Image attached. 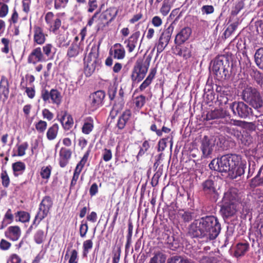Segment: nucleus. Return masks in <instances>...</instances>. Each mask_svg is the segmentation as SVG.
<instances>
[{
	"mask_svg": "<svg viewBox=\"0 0 263 263\" xmlns=\"http://www.w3.org/2000/svg\"><path fill=\"white\" fill-rule=\"evenodd\" d=\"M241 156L236 154H228L220 158L213 159L209 166L211 170L220 173H230L231 171L238 165Z\"/></svg>",
	"mask_w": 263,
	"mask_h": 263,
	"instance_id": "1",
	"label": "nucleus"
},
{
	"mask_svg": "<svg viewBox=\"0 0 263 263\" xmlns=\"http://www.w3.org/2000/svg\"><path fill=\"white\" fill-rule=\"evenodd\" d=\"M152 58L151 54L147 55L145 53L143 56L137 59L134 65L130 75L133 84L140 82L145 78L148 71Z\"/></svg>",
	"mask_w": 263,
	"mask_h": 263,
	"instance_id": "2",
	"label": "nucleus"
},
{
	"mask_svg": "<svg viewBox=\"0 0 263 263\" xmlns=\"http://www.w3.org/2000/svg\"><path fill=\"white\" fill-rule=\"evenodd\" d=\"M242 99L254 109L263 112V99L259 91L255 87L247 86L243 90Z\"/></svg>",
	"mask_w": 263,
	"mask_h": 263,
	"instance_id": "3",
	"label": "nucleus"
},
{
	"mask_svg": "<svg viewBox=\"0 0 263 263\" xmlns=\"http://www.w3.org/2000/svg\"><path fill=\"white\" fill-rule=\"evenodd\" d=\"M230 63L228 57L224 55L217 57L214 61L212 70L216 79L223 81L230 77L229 68Z\"/></svg>",
	"mask_w": 263,
	"mask_h": 263,
	"instance_id": "4",
	"label": "nucleus"
},
{
	"mask_svg": "<svg viewBox=\"0 0 263 263\" xmlns=\"http://www.w3.org/2000/svg\"><path fill=\"white\" fill-rule=\"evenodd\" d=\"M191 229L192 230H221V226L217 218L211 216L195 220Z\"/></svg>",
	"mask_w": 263,
	"mask_h": 263,
	"instance_id": "5",
	"label": "nucleus"
},
{
	"mask_svg": "<svg viewBox=\"0 0 263 263\" xmlns=\"http://www.w3.org/2000/svg\"><path fill=\"white\" fill-rule=\"evenodd\" d=\"M229 107L233 115L239 118L249 119L254 116L252 108L244 102L235 101Z\"/></svg>",
	"mask_w": 263,
	"mask_h": 263,
	"instance_id": "6",
	"label": "nucleus"
},
{
	"mask_svg": "<svg viewBox=\"0 0 263 263\" xmlns=\"http://www.w3.org/2000/svg\"><path fill=\"white\" fill-rule=\"evenodd\" d=\"M41 97L45 103H51L59 107L62 102V96L61 92L56 88H52L48 91L43 88L41 91Z\"/></svg>",
	"mask_w": 263,
	"mask_h": 263,
	"instance_id": "7",
	"label": "nucleus"
},
{
	"mask_svg": "<svg viewBox=\"0 0 263 263\" xmlns=\"http://www.w3.org/2000/svg\"><path fill=\"white\" fill-rule=\"evenodd\" d=\"M53 205V201L49 196H45L42 199L39 208L38 212L35 217L34 223L37 221L39 223L47 216Z\"/></svg>",
	"mask_w": 263,
	"mask_h": 263,
	"instance_id": "8",
	"label": "nucleus"
},
{
	"mask_svg": "<svg viewBox=\"0 0 263 263\" xmlns=\"http://www.w3.org/2000/svg\"><path fill=\"white\" fill-rule=\"evenodd\" d=\"M173 30L174 26L172 24H171L161 33L159 38L158 42L156 44L158 54L161 53L168 44Z\"/></svg>",
	"mask_w": 263,
	"mask_h": 263,
	"instance_id": "9",
	"label": "nucleus"
},
{
	"mask_svg": "<svg viewBox=\"0 0 263 263\" xmlns=\"http://www.w3.org/2000/svg\"><path fill=\"white\" fill-rule=\"evenodd\" d=\"M220 231H188L186 234L187 239L197 238L201 239V241H208L215 239Z\"/></svg>",
	"mask_w": 263,
	"mask_h": 263,
	"instance_id": "10",
	"label": "nucleus"
},
{
	"mask_svg": "<svg viewBox=\"0 0 263 263\" xmlns=\"http://www.w3.org/2000/svg\"><path fill=\"white\" fill-rule=\"evenodd\" d=\"M106 94L103 90H98L92 93L89 96L90 103L91 106L97 109L103 105Z\"/></svg>",
	"mask_w": 263,
	"mask_h": 263,
	"instance_id": "11",
	"label": "nucleus"
},
{
	"mask_svg": "<svg viewBox=\"0 0 263 263\" xmlns=\"http://www.w3.org/2000/svg\"><path fill=\"white\" fill-rule=\"evenodd\" d=\"M54 14L52 12H48L45 16L46 23L51 32L56 33L61 26V20L59 17L53 19Z\"/></svg>",
	"mask_w": 263,
	"mask_h": 263,
	"instance_id": "12",
	"label": "nucleus"
},
{
	"mask_svg": "<svg viewBox=\"0 0 263 263\" xmlns=\"http://www.w3.org/2000/svg\"><path fill=\"white\" fill-rule=\"evenodd\" d=\"M45 57L40 47H36L33 48L27 58L28 63L33 65H35L39 62L45 61Z\"/></svg>",
	"mask_w": 263,
	"mask_h": 263,
	"instance_id": "13",
	"label": "nucleus"
},
{
	"mask_svg": "<svg viewBox=\"0 0 263 263\" xmlns=\"http://www.w3.org/2000/svg\"><path fill=\"white\" fill-rule=\"evenodd\" d=\"M192 30L190 27H184L176 34L174 40L175 44L177 46L181 45L190 37Z\"/></svg>",
	"mask_w": 263,
	"mask_h": 263,
	"instance_id": "14",
	"label": "nucleus"
},
{
	"mask_svg": "<svg viewBox=\"0 0 263 263\" xmlns=\"http://www.w3.org/2000/svg\"><path fill=\"white\" fill-rule=\"evenodd\" d=\"M71 149L62 147L59 151V164L61 167H65L69 163L72 156Z\"/></svg>",
	"mask_w": 263,
	"mask_h": 263,
	"instance_id": "15",
	"label": "nucleus"
},
{
	"mask_svg": "<svg viewBox=\"0 0 263 263\" xmlns=\"http://www.w3.org/2000/svg\"><path fill=\"white\" fill-rule=\"evenodd\" d=\"M237 211V204L222 202L220 213L224 219L233 216Z\"/></svg>",
	"mask_w": 263,
	"mask_h": 263,
	"instance_id": "16",
	"label": "nucleus"
},
{
	"mask_svg": "<svg viewBox=\"0 0 263 263\" xmlns=\"http://www.w3.org/2000/svg\"><path fill=\"white\" fill-rule=\"evenodd\" d=\"M227 117H230L229 112L222 108L215 109L207 114L206 118L208 120L224 119V123L228 121L225 119Z\"/></svg>",
	"mask_w": 263,
	"mask_h": 263,
	"instance_id": "17",
	"label": "nucleus"
},
{
	"mask_svg": "<svg viewBox=\"0 0 263 263\" xmlns=\"http://www.w3.org/2000/svg\"><path fill=\"white\" fill-rule=\"evenodd\" d=\"M47 35L44 33L43 29L40 26H34L33 28V43L36 45H43L46 40Z\"/></svg>",
	"mask_w": 263,
	"mask_h": 263,
	"instance_id": "18",
	"label": "nucleus"
},
{
	"mask_svg": "<svg viewBox=\"0 0 263 263\" xmlns=\"http://www.w3.org/2000/svg\"><path fill=\"white\" fill-rule=\"evenodd\" d=\"M140 34V31H136L124 41V43L126 44V47L129 52H132L135 49L138 44Z\"/></svg>",
	"mask_w": 263,
	"mask_h": 263,
	"instance_id": "19",
	"label": "nucleus"
},
{
	"mask_svg": "<svg viewBox=\"0 0 263 263\" xmlns=\"http://www.w3.org/2000/svg\"><path fill=\"white\" fill-rule=\"evenodd\" d=\"M118 13V10L115 7H109L100 13L101 19L108 25L112 22Z\"/></svg>",
	"mask_w": 263,
	"mask_h": 263,
	"instance_id": "20",
	"label": "nucleus"
},
{
	"mask_svg": "<svg viewBox=\"0 0 263 263\" xmlns=\"http://www.w3.org/2000/svg\"><path fill=\"white\" fill-rule=\"evenodd\" d=\"M109 55L114 59L118 60L123 59L125 56V51L123 46L119 43H116L110 49Z\"/></svg>",
	"mask_w": 263,
	"mask_h": 263,
	"instance_id": "21",
	"label": "nucleus"
},
{
	"mask_svg": "<svg viewBox=\"0 0 263 263\" xmlns=\"http://www.w3.org/2000/svg\"><path fill=\"white\" fill-rule=\"evenodd\" d=\"M132 116V111L129 109H125L119 117L117 123V127L118 129H124L127 123L129 122Z\"/></svg>",
	"mask_w": 263,
	"mask_h": 263,
	"instance_id": "22",
	"label": "nucleus"
},
{
	"mask_svg": "<svg viewBox=\"0 0 263 263\" xmlns=\"http://www.w3.org/2000/svg\"><path fill=\"white\" fill-rule=\"evenodd\" d=\"M238 191L235 188H231L224 194L222 202L237 204L238 198Z\"/></svg>",
	"mask_w": 263,
	"mask_h": 263,
	"instance_id": "23",
	"label": "nucleus"
},
{
	"mask_svg": "<svg viewBox=\"0 0 263 263\" xmlns=\"http://www.w3.org/2000/svg\"><path fill=\"white\" fill-rule=\"evenodd\" d=\"M61 117L59 119L65 130H69L73 124V118L70 114H68L66 111H62L61 112Z\"/></svg>",
	"mask_w": 263,
	"mask_h": 263,
	"instance_id": "24",
	"label": "nucleus"
},
{
	"mask_svg": "<svg viewBox=\"0 0 263 263\" xmlns=\"http://www.w3.org/2000/svg\"><path fill=\"white\" fill-rule=\"evenodd\" d=\"M157 69L156 67L152 68L150 69L148 76L144 80V81L139 86L138 90H139L140 91H143L146 88L149 86L150 85L152 84L153 80L155 78L156 74L157 73Z\"/></svg>",
	"mask_w": 263,
	"mask_h": 263,
	"instance_id": "25",
	"label": "nucleus"
},
{
	"mask_svg": "<svg viewBox=\"0 0 263 263\" xmlns=\"http://www.w3.org/2000/svg\"><path fill=\"white\" fill-rule=\"evenodd\" d=\"M178 55L182 57L185 60L192 58L194 55L193 45L185 44L182 46L178 52Z\"/></svg>",
	"mask_w": 263,
	"mask_h": 263,
	"instance_id": "26",
	"label": "nucleus"
},
{
	"mask_svg": "<svg viewBox=\"0 0 263 263\" xmlns=\"http://www.w3.org/2000/svg\"><path fill=\"white\" fill-rule=\"evenodd\" d=\"M100 65V60L87 59L86 65L84 68V73L86 77L91 76L95 72L97 66Z\"/></svg>",
	"mask_w": 263,
	"mask_h": 263,
	"instance_id": "27",
	"label": "nucleus"
},
{
	"mask_svg": "<svg viewBox=\"0 0 263 263\" xmlns=\"http://www.w3.org/2000/svg\"><path fill=\"white\" fill-rule=\"evenodd\" d=\"M9 91L8 80L5 76H2L0 81V95H3L4 99L7 100L9 97Z\"/></svg>",
	"mask_w": 263,
	"mask_h": 263,
	"instance_id": "28",
	"label": "nucleus"
},
{
	"mask_svg": "<svg viewBox=\"0 0 263 263\" xmlns=\"http://www.w3.org/2000/svg\"><path fill=\"white\" fill-rule=\"evenodd\" d=\"M213 145L211 144L210 140L207 136H204L201 142V149L203 155L205 157H208L212 153Z\"/></svg>",
	"mask_w": 263,
	"mask_h": 263,
	"instance_id": "29",
	"label": "nucleus"
},
{
	"mask_svg": "<svg viewBox=\"0 0 263 263\" xmlns=\"http://www.w3.org/2000/svg\"><path fill=\"white\" fill-rule=\"evenodd\" d=\"M221 131L224 133L227 136L230 137H233L236 139H239L241 135V132L238 130L237 128L233 127L232 126H228L224 125L221 127Z\"/></svg>",
	"mask_w": 263,
	"mask_h": 263,
	"instance_id": "30",
	"label": "nucleus"
},
{
	"mask_svg": "<svg viewBox=\"0 0 263 263\" xmlns=\"http://www.w3.org/2000/svg\"><path fill=\"white\" fill-rule=\"evenodd\" d=\"M246 167V164L242 162L241 159L239 160L238 165H236V167L234 168V170L233 169L231 171L229 175H231L233 179H235L237 177L241 176L242 175L244 174Z\"/></svg>",
	"mask_w": 263,
	"mask_h": 263,
	"instance_id": "31",
	"label": "nucleus"
},
{
	"mask_svg": "<svg viewBox=\"0 0 263 263\" xmlns=\"http://www.w3.org/2000/svg\"><path fill=\"white\" fill-rule=\"evenodd\" d=\"M93 128L94 121L93 118L91 117L85 118L82 127V132L85 135H88L93 130Z\"/></svg>",
	"mask_w": 263,
	"mask_h": 263,
	"instance_id": "32",
	"label": "nucleus"
},
{
	"mask_svg": "<svg viewBox=\"0 0 263 263\" xmlns=\"http://www.w3.org/2000/svg\"><path fill=\"white\" fill-rule=\"evenodd\" d=\"M59 130V126L57 123L53 124L50 126L46 132L47 139L49 141L55 139L58 136Z\"/></svg>",
	"mask_w": 263,
	"mask_h": 263,
	"instance_id": "33",
	"label": "nucleus"
},
{
	"mask_svg": "<svg viewBox=\"0 0 263 263\" xmlns=\"http://www.w3.org/2000/svg\"><path fill=\"white\" fill-rule=\"evenodd\" d=\"M12 168L15 177L22 175L25 171L26 165L22 161H17L12 163Z\"/></svg>",
	"mask_w": 263,
	"mask_h": 263,
	"instance_id": "34",
	"label": "nucleus"
},
{
	"mask_svg": "<svg viewBox=\"0 0 263 263\" xmlns=\"http://www.w3.org/2000/svg\"><path fill=\"white\" fill-rule=\"evenodd\" d=\"M246 0H239L237 2H236L233 4V6L231 8V17L230 20H231V17H234L237 16L238 13L244 9L245 7V2Z\"/></svg>",
	"mask_w": 263,
	"mask_h": 263,
	"instance_id": "35",
	"label": "nucleus"
},
{
	"mask_svg": "<svg viewBox=\"0 0 263 263\" xmlns=\"http://www.w3.org/2000/svg\"><path fill=\"white\" fill-rule=\"evenodd\" d=\"M79 44L77 43H72L67 50V56L68 58H75L82 51Z\"/></svg>",
	"mask_w": 263,
	"mask_h": 263,
	"instance_id": "36",
	"label": "nucleus"
},
{
	"mask_svg": "<svg viewBox=\"0 0 263 263\" xmlns=\"http://www.w3.org/2000/svg\"><path fill=\"white\" fill-rule=\"evenodd\" d=\"M101 41H100L98 43H93L92 44L91 50L88 54L87 59L100 60L98 58L99 55V48L101 45Z\"/></svg>",
	"mask_w": 263,
	"mask_h": 263,
	"instance_id": "37",
	"label": "nucleus"
},
{
	"mask_svg": "<svg viewBox=\"0 0 263 263\" xmlns=\"http://www.w3.org/2000/svg\"><path fill=\"white\" fill-rule=\"evenodd\" d=\"M151 148V140H144L141 146L140 147L139 151L136 156L137 160L138 161L140 158L142 157L145 154L147 153L150 149Z\"/></svg>",
	"mask_w": 263,
	"mask_h": 263,
	"instance_id": "38",
	"label": "nucleus"
},
{
	"mask_svg": "<svg viewBox=\"0 0 263 263\" xmlns=\"http://www.w3.org/2000/svg\"><path fill=\"white\" fill-rule=\"evenodd\" d=\"M249 245L247 242L238 243L235 248V255L237 257L243 256L248 251Z\"/></svg>",
	"mask_w": 263,
	"mask_h": 263,
	"instance_id": "39",
	"label": "nucleus"
},
{
	"mask_svg": "<svg viewBox=\"0 0 263 263\" xmlns=\"http://www.w3.org/2000/svg\"><path fill=\"white\" fill-rule=\"evenodd\" d=\"M202 186L203 191L206 194H213L216 192L214 182L211 179H208L204 181Z\"/></svg>",
	"mask_w": 263,
	"mask_h": 263,
	"instance_id": "40",
	"label": "nucleus"
},
{
	"mask_svg": "<svg viewBox=\"0 0 263 263\" xmlns=\"http://www.w3.org/2000/svg\"><path fill=\"white\" fill-rule=\"evenodd\" d=\"M254 58L257 66L263 70V48H260L256 50Z\"/></svg>",
	"mask_w": 263,
	"mask_h": 263,
	"instance_id": "41",
	"label": "nucleus"
},
{
	"mask_svg": "<svg viewBox=\"0 0 263 263\" xmlns=\"http://www.w3.org/2000/svg\"><path fill=\"white\" fill-rule=\"evenodd\" d=\"M125 101L122 99H117L113 105L111 110L112 113H115L117 115L119 112H121L124 106Z\"/></svg>",
	"mask_w": 263,
	"mask_h": 263,
	"instance_id": "42",
	"label": "nucleus"
},
{
	"mask_svg": "<svg viewBox=\"0 0 263 263\" xmlns=\"http://www.w3.org/2000/svg\"><path fill=\"white\" fill-rule=\"evenodd\" d=\"M15 220L22 222H26L30 219L29 214L25 211H18L15 213Z\"/></svg>",
	"mask_w": 263,
	"mask_h": 263,
	"instance_id": "43",
	"label": "nucleus"
},
{
	"mask_svg": "<svg viewBox=\"0 0 263 263\" xmlns=\"http://www.w3.org/2000/svg\"><path fill=\"white\" fill-rule=\"evenodd\" d=\"M89 151H87L83 155L81 160L77 164V166L74 169L75 171L81 172L85 164L86 163L88 157L89 155Z\"/></svg>",
	"mask_w": 263,
	"mask_h": 263,
	"instance_id": "44",
	"label": "nucleus"
},
{
	"mask_svg": "<svg viewBox=\"0 0 263 263\" xmlns=\"http://www.w3.org/2000/svg\"><path fill=\"white\" fill-rule=\"evenodd\" d=\"M238 24L239 23L238 21H237L229 25L223 34L224 38L227 39L233 33V32L236 29Z\"/></svg>",
	"mask_w": 263,
	"mask_h": 263,
	"instance_id": "45",
	"label": "nucleus"
},
{
	"mask_svg": "<svg viewBox=\"0 0 263 263\" xmlns=\"http://www.w3.org/2000/svg\"><path fill=\"white\" fill-rule=\"evenodd\" d=\"M166 260L165 255L161 252H157L152 257L149 263H164Z\"/></svg>",
	"mask_w": 263,
	"mask_h": 263,
	"instance_id": "46",
	"label": "nucleus"
},
{
	"mask_svg": "<svg viewBox=\"0 0 263 263\" xmlns=\"http://www.w3.org/2000/svg\"><path fill=\"white\" fill-rule=\"evenodd\" d=\"M146 103V97L143 95L135 97L134 100V104L138 109H141Z\"/></svg>",
	"mask_w": 263,
	"mask_h": 263,
	"instance_id": "47",
	"label": "nucleus"
},
{
	"mask_svg": "<svg viewBox=\"0 0 263 263\" xmlns=\"http://www.w3.org/2000/svg\"><path fill=\"white\" fill-rule=\"evenodd\" d=\"M35 128L39 134H43L45 133L47 127V123L42 120H40L38 122L34 124Z\"/></svg>",
	"mask_w": 263,
	"mask_h": 263,
	"instance_id": "48",
	"label": "nucleus"
},
{
	"mask_svg": "<svg viewBox=\"0 0 263 263\" xmlns=\"http://www.w3.org/2000/svg\"><path fill=\"white\" fill-rule=\"evenodd\" d=\"M0 176L2 185L4 187L7 188L10 184V179L7 171L2 170Z\"/></svg>",
	"mask_w": 263,
	"mask_h": 263,
	"instance_id": "49",
	"label": "nucleus"
},
{
	"mask_svg": "<svg viewBox=\"0 0 263 263\" xmlns=\"http://www.w3.org/2000/svg\"><path fill=\"white\" fill-rule=\"evenodd\" d=\"M161 7L160 9V13L163 16H166L171 9V5L168 0H163Z\"/></svg>",
	"mask_w": 263,
	"mask_h": 263,
	"instance_id": "50",
	"label": "nucleus"
},
{
	"mask_svg": "<svg viewBox=\"0 0 263 263\" xmlns=\"http://www.w3.org/2000/svg\"><path fill=\"white\" fill-rule=\"evenodd\" d=\"M92 242L91 240H87L83 242V255L84 257H86L89 251L92 248Z\"/></svg>",
	"mask_w": 263,
	"mask_h": 263,
	"instance_id": "51",
	"label": "nucleus"
},
{
	"mask_svg": "<svg viewBox=\"0 0 263 263\" xmlns=\"http://www.w3.org/2000/svg\"><path fill=\"white\" fill-rule=\"evenodd\" d=\"M5 234L7 238L13 241H16L21 236V231H5Z\"/></svg>",
	"mask_w": 263,
	"mask_h": 263,
	"instance_id": "52",
	"label": "nucleus"
},
{
	"mask_svg": "<svg viewBox=\"0 0 263 263\" xmlns=\"http://www.w3.org/2000/svg\"><path fill=\"white\" fill-rule=\"evenodd\" d=\"M1 42L4 45V47L1 48V51L5 54L8 53L10 50V48L11 47L10 40L3 37L1 39Z\"/></svg>",
	"mask_w": 263,
	"mask_h": 263,
	"instance_id": "53",
	"label": "nucleus"
},
{
	"mask_svg": "<svg viewBox=\"0 0 263 263\" xmlns=\"http://www.w3.org/2000/svg\"><path fill=\"white\" fill-rule=\"evenodd\" d=\"M51 170L52 167L50 165L42 167L40 173L42 178L46 179H49L51 175Z\"/></svg>",
	"mask_w": 263,
	"mask_h": 263,
	"instance_id": "54",
	"label": "nucleus"
},
{
	"mask_svg": "<svg viewBox=\"0 0 263 263\" xmlns=\"http://www.w3.org/2000/svg\"><path fill=\"white\" fill-rule=\"evenodd\" d=\"M47 233L44 231H37L34 235V240L38 244L42 243L45 239Z\"/></svg>",
	"mask_w": 263,
	"mask_h": 263,
	"instance_id": "55",
	"label": "nucleus"
},
{
	"mask_svg": "<svg viewBox=\"0 0 263 263\" xmlns=\"http://www.w3.org/2000/svg\"><path fill=\"white\" fill-rule=\"evenodd\" d=\"M101 17L99 15L97 21L96 30L97 32L103 31L104 28L109 26V25L101 19Z\"/></svg>",
	"mask_w": 263,
	"mask_h": 263,
	"instance_id": "56",
	"label": "nucleus"
},
{
	"mask_svg": "<svg viewBox=\"0 0 263 263\" xmlns=\"http://www.w3.org/2000/svg\"><path fill=\"white\" fill-rule=\"evenodd\" d=\"M69 0H54V7L55 9H60L61 8H65Z\"/></svg>",
	"mask_w": 263,
	"mask_h": 263,
	"instance_id": "57",
	"label": "nucleus"
},
{
	"mask_svg": "<svg viewBox=\"0 0 263 263\" xmlns=\"http://www.w3.org/2000/svg\"><path fill=\"white\" fill-rule=\"evenodd\" d=\"M112 158L111 150L104 148L102 151V158L105 162L110 161Z\"/></svg>",
	"mask_w": 263,
	"mask_h": 263,
	"instance_id": "58",
	"label": "nucleus"
},
{
	"mask_svg": "<svg viewBox=\"0 0 263 263\" xmlns=\"http://www.w3.org/2000/svg\"><path fill=\"white\" fill-rule=\"evenodd\" d=\"M28 143L27 142H24L21 145H17L18 156H23L25 155L26 150L28 148Z\"/></svg>",
	"mask_w": 263,
	"mask_h": 263,
	"instance_id": "59",
	"label": "nucleus"
},
{
	"mask_svg": "<svg viewBox=\"0 0 263 263\" xmlns=\"http://www.w3.org/2000/svg\"><path fill=\"white\" fill-rule=\"evenodd\" d=\"M98 3L97 0H88L87 12L88 13H92L97 9L98 7Z\"/></svg>",
	"mask_w": 263,
	"mask_h": 263,
	"instance_id": "60",
	"label": "nucleus"
},
{
	"mask_svg": "<svg viewBox=\"0 0 263 263\" xmlns=\"http://www.w3.org/2000/svg\"><path fill=\"white\" fill-rule=\"evenodd\" d=\"M53 48V45L50 43L46 44L43 47L42 50H43L42 52L45 57L48 58L51 55Z\"/></svg>",
	"mask_w": 263,
	"mask_h": 263,
	"instance_id": "61",
	"label": "nucleus"
},
{
	"mask_svg": "<svg viewBox=\"0 0 263 263\" xmlns=\"http://www.w3.org/2000/svg\"><path fill=\"white\" fill-rule=\"evenodd\" d=\"M179 215L185 222H189L192 220L193 218V213L189 211H181Z\"/></svg>",
	"mask_w": 263,
	"mask_h": 263,
	"instance_id": "62",
	"label": "nucleus"
},
{
	"mask_svg": "<svg viewBox=\"0 0 263 263\" xmlns=\"http://www.w3.org/2000/svg\"><path fill=\"white\" fill-rule=\"evenodd\" d=\"M162 175V171H160L159 170L156 172V173L152 177L151 181V185L155 187L156 186L159 182V179Z\"/></svg>",
	"mask_w": 263,
	"mask_h": 263,
	"instance_id": "63",
	"label": "nucleus"
},
{
	"mask_svg": "<svg viewBox=\"0 0 263 263\" xmlns=\"http://www.w3.org/2000/svg\"><path fill=\"white\" fill-rule=\"evenodd\" d=\"M42 116L44 119H46L48 121L52 120L54 117L53 114L47 108L43 109Z\"/></svg>",
	"mask_w": 263,
	"mask_h": 263,
	"instance_id": "64",
	"label": "nucleus"
}]
</instances>
